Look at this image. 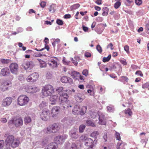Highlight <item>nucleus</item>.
Wrapping results in <instances>:
<instances>
[{"label": "nucleus", "instance_id": "obj_1", "mask_svg": "<svg viewBox=\"0 0 149 149\" xmlns=\"http://www.w3.org/2000/svg\"><path fill=\"white\" fill-rule=\"evenodd\" d=\"M60 127L57 123H54L50 125L47 128L43 129V131L46 134L56 132L60 129Z\"/></svg>", "mask_w": 149, "mask_h": 149}, {"label": "nucleus", "instance_id": "obj_2", "mask_svg": "<svg viewBox=\"0 0 149 149\" xmlns=\"http://www.w3.org/2000/svg\"><path fill=\"white\" fill-rule=\"evenodd\" d=\"M68 90L65 91H63L62 92V93L60 94V97L58 98V102L60 104H67L68 102V99L69 96L67 93Z\"/></svg>", "mask_w": 149, "mask_h": 149}, {"label": "nucleus", "instance_id": "obj_3", "mask_svg": "<svg viewBox=\"0 0 149 149\" xmlns=\"http://www.w3.org/2000/svg\"><path fill=\"white\" fill-rule=\"evenodd\" d=\"M42 91L44 96H51L54 93V89L52 85H47L43 88Z\"/></svg>", "mask_w": 149, "mask_h": 149}, {"label": "nucleus", "instance_id": "obj_4", "mask_svg": "<svg viewBox=\"0 0 149 149\" xmlns=\"http://www.w3.org/2000/svg\"><path fill=\"white\" fill-rule=\"evenodd\" d=\"M29 101L28 97L25 95H22L18 97L17 102L18 104L22 106L26 104Z\"/></svg>", "mask_w": 149, "mask_h": 149}, {"label": "nucleus", "instance_id": "obj_5", "mask_svg": "<svg viewBox=\"0 0 149 149\" xmlns=\"http://www.w3.org/2000/svg\"><path fill=\"white\" fill-rule=\"evenodd\" d=\"M97 140L95 139L93 141L90 138H88L85 140V145L88 147L89 148L92 149L94 145L97 142Z\"/></svg>", "mask_w": 149, "mask_h": 149}, {"label": "nucleus", "instance_id": "obj_6", "mask_svg": "<svg viewBox=\"0 0 149 149\" xmlns=\"http://www.w3.org/2000/svg\"><path fill=\"white\" fill-rule=\"evenodd\" d=\"M34 62L32 61H27L24 62L22 65V66L25 70L31 69L35 66Z\"/></svg>", "mask_w": 149, "mask_h": 149}, {"label": "nucleus", "instance_id": "obj_7", "mask_svg": "<svg viewBox=\"0 0 149 149\" xmlns=\"http://www.w3.org/2000/svg\"><path fill=\"white\" fill-rule=\"evenodd\" d=\"M39 75L38 73L34 72L29 76L26 78L27 81L29 82H34L38 78Z\"/></svg>", "mask_w": 149, "mask_h": 149}, {"label": "nucleus", "instance_id": "obj_8", "mask_svg": "<svg viewBox=\"0 0 149 149\" xmlns=\"http://www.w3.org/2000/svg\"><path fill=\"white\" fill-rule=\"evenodd\" d=\"M77 129L75 127L72 128L69 132V134L72 139H77L79 137L78 134L77 133Z\"/></svg>", "mask_w": 149, "mask_h": 149}, {"label": "nucleus", "instance_id": "obj_9", "mask_svg": "<svg viewBox=\"0 0 149 149\" xmlns=\"http://www.w3.org/2000/svg\"><path fill=\"white\" fill-rule=\"evenodd\" d=\"M26 89L27 92L32 93H36L39 90L38 87L33 85H28L26 87Z\"/></svg>", "mask_w": 149, "mask_h": 149}, {"label": "nucleus", "instance_id": "obj_10", "mask_svg": "<svg viewBox=\"0 0 149 149\" xmlns=\"http://www.w3.org/2000/svg\"><path fill=\"white\" fill-rule=\"evenodd\" d=\"M11 72L14 74H17L18 70V65L16 63H12L9 66Z\"/></svg>", "mask_w": 149, "mask_h": 149}, {"label": "nucleus", "instance_id": "obj_11", "mask_svg": "<svg viewBox=\"0 0 149 149\" xmlns=\"http://www.w3.org/2000/svg\"><path fill=\"white\" fill-rule=\"evenodd\" d=\"M49 111L47 109H43L40 115L41 118L43 120L46 121L49 118Z\"/></svg>", "mask_w": 149, "mask_h": 149}, {"label": "nucleus", "instance_id": "obj_12", "mask_svg": "<svg viewBox=\"0 0 149 149\" xmlns=\"http://www.w3.org/2000/svg\"><path fill=\"white\" fill-rule=\"evenodd\" d=\"M109 70L111 71L113 70L117 69L118 68L122 69V67L121 64L118 62H114L111 63L109 66Z\"/></svg>", "mask_w": 149, "mask_h": 149}, {"label": "nucleus", "instance_id": "obj_13", "mask_svg": "<svg viewBox=\"0 0 149 149\" xmlns=\"http://www.w3.org/2000/svg\"><path fill=\"white\" fill-rule=\"evenodd\" d=\"M61 81L64 83H69L72 84L73 83V80L71 78L66 76L62 77L61 79Z\"/></svg>", "mask_w": 149, "mask_h": 149}, {"label": "nucleus", "instance_id": "obj_14", "mask_svg": "<svg viewBox=\"0 0 149 149\" xmlns=\"http://www.w3.org/2000/svg\"><path fill=\"white\" fill-rule=\"evenodd\" d=\"M12 102V99L11 97H7L3 100L2 105L4 106H8L10 105Z\"/></svg>", "mask_w": 149, "mask_h": 149}, {"label": "nucleus", "instance_id": "obj_15", "mask_svg": "<svg viewBox=\"0 0 149 149\" xmlns=\"http://www.w3.org/2000/svg\"><path fill=\"white\" fill-rule=\"evenodd\" d=\"M60 108L58 106H55L54 107L52 110V117H54L56 116L59 112Z\"/></svg>", "mask_w": 149, "mask_h": 149}, {"label": "nucleus", "instance_id": "obj_16", "mask_svg": "<svg viewBox=\"0 0 149 149\" xmlns=\"http://www.w3.org/2000/svg\"><path fill=\"white\" fill-rule=\"evenodd\" d=\"M10 74V71L9 68L5 67L1 69V74L3 76H7Z\"/></svg>", "mask_w": 149, "mask_h": 149}, {"label": "nucleus", "instance_id": "obj_17", "mask_svg": "<svg viewBox=\"0 0 149 149\" xmlns=\"http://www.w3.org/2000/svg\"><path fill=\"white\" fill-rule=\"evenodd\" d=\"M15 139L14 136L12 135H8L7 136V138L5 139V143L10 144L11 143L13 142V141Z\"/></svg>", "mask_w": 149, "mask_h": 149}, {"label": "nucleus", "instance_id": "obj_18", "mask_svg": "<svg viewBox=\"0 0 149 149\" xmlns=\"http://www.w3.org/2000/svg\"><path fill=\"white\" fill-rule=\"evenodd\" d=\"M9 83H8L7 81L3 80L1 82V87L3 91H5L6 90H7L8 89V86L9 85Z\"/></svg>", "mask_w": 149, "mask_h": 149}, {"label": "nucleus", "instance_id": "obj_19", "mask_svg": "<svg viewBox=\"0 0 149 149\" xmlns=\"http://www.w3.org/2000/svg\"><path fill=\"white\" fill-rule=\"evenodd\" d=\"M20 144V141L18 139H15L10 144L11 146L13 148L18 147Z\"/></svg>", "mask_w": 149, "mask_h": 149}, {"label": "nucleus", "instance_id": "obj_20", "mask_svg": "<svg viewBox=\"0 0 149 149\" xmlns=\"http://www.w3.org/2000/svg\"><path fill=\"white\" fill-rule=\"evenodd\" d=\"M74 97L76 100L79 102H81L84 99V96L81 95L80 94H78L74 96Z\"/></svg>", "mask_w": 149, "mask_h": 149}, {"label": "nucleus", "instance_id": "obj_21", "mask_svg": "<svg viewBox=\"0 0 149 149\" xmlns=\"http://www.w3.org/2000/svg\"><path fill=\"white\" fill-rule=\"evenodd\" d=\"M15 125L16 127H18L19 126H22L23 125V121L22 119L19 118L18 119H14Z\"/></svg>", "mask_w": 149, "mask_h": 149}, {"label": "nucleus", "instance_id": "obj_22", "mask_svg": "<svg viewBox=\"0 0 149 149\" xmlns=\"http://www.w3.org/2000/svg\"><path fill=\"white\" fill-rule=\"evenodd\" d=\"M58 145L55 143H51L47 145L44 149H56Z\"/></svg>", "mask_w": 149, "mask_h": 149}, {"label": "nucleus", "instance_id": "obj_23", "mask_svg": "<svg viewBox=\"0 0 149 149\" xmlns=\"http://www.w3.org/2000/svg\"><path fill=\"white\" fill-rule=\"evenodd\" d=\"M54 141L55 142L53 143H55L57 145V144H62L64 141L63 138L61 136H56L54 138Z\"/></svg>", "mask_w": 149, "mask_h": 149}, {"label": "nucleus", "instance_id": "obj_24", "mask_svg": "<svg viewBox=\"0 0 149 149\" xmlns=\"http://www.w3.org/2000/svg\"><path fill=\"white\" fill-rule=\"evenodd\" d=\"M58 99H59L58 96L55 95L51 96L49 98L51 102H53L51 103V104L52 105L55 104L56 102H57Z\"/></svg>", "mask_w": 149, "mask_h": 149}, {"label": "nucleus", "instance_id": "obj_25", "mask_svg": "<svg viewBox=\"0 0 149 149\" xmlns=\"http://www.w3.org/2000/svg\"><path fill=\"white\" fill-rule=\"evenodd\" d=\"M79 72L74 71L71 72V75L73 79L75 80H78L79 79Z\"/></svg>", "mask_w": 149, "mask_h": 149}, {"label": "nucleus", "instance_id": "obj_26", "mask_svg": "<svg viewBox=\"0 0 149 149\" xmlns=\"http://www.w3.org/2000/svg\"><path fill=\"white\" fill-rule=\"evenodd\" d=\"M79 106L78 105H74V108L73 109L72 112L74 114H78L79 113V110H80Z\"/></svg>", "mask_w": 149, "mask_h": 149}, {"label": "nucleus", "instance_id": "obj_27", "mask_svg": "<svg viewBox=\"0 0 149 149\" xmlns=\"http://www.w3.org/2000/svg\"><path fill=\"white\" fill-rule=\"evenodd\" d=\"M37 60L40 63V67L41 68H45L46 67L47 64L44 61L40 59H38Z\"/></svg>", "mask_w": 149, "mask_h": 149}, {"label": "nucleus", "instance_id": "obj_28", "mask_svg": "<svg viewBox=\"0 0 149 149\" xmlns=\"http://www.w3.org/2000/svg\"><path fill=\"white\" fill-rule=\"evenodd\" d=\"M87 109V107L85 106H84L82 107L81 110H79V113L78 114H79L81 116L84 115L85 113L86 110Z\"/></svg>", "mask_w": 149, "mask_h": 149}, {"label": "nucleus", "instance_id": "obj_29", "mask_svg": "<svg viewBox=\"0 0 149 149\" xmlns=\"http://www.w3.org/2000/svg\"><path fill=\"white\" fill-rule=\"evenodd\" d=\"M24 121L25 124L26 125L31 122V119L29 116H27L24 118Z\"/></svg>", "mask_w": 149, "mask_h": 149}, {"label": "nucleus", "instance_id": "obj_30", "mask_svg": "<svg viewBox=\"0 0 149 149\" xmlns=\"http://www.w3.org/2000/svg\"><path fill=\"white\" fill-rule=\"evenodd\" d=\"M99 134V133L97 131H94L91 134L90 136L91 137L94 138L95 139H97V136Z\"/></svg>", "mask_w": 149, "mask_h": 149}, {"label": "nucleus", "instance_id": "obj_31", "mask_svg": "<svg viewBox=\"0 0 149 149\" xmlns=\"http://www.w3.org/2000/svg\"><path fill=\"white\" fill-rule=\"evenodd\" d=\"M86 123L88 126H91L93 127L95 126V124L90 120H86Z\"/></svg>", "mask_w": 149, "mask_h": 149}, {"label": "nucleus", "instance_id": "obj_32", "mask_svg": "<svg viewBox=\"0 0 149 149\" xmlns=\"http://www.w3.org/2000/svg\"><path fill=\"white\" fill-rule=\"evenodd\" d=\"M86 126L83 124L80 125L79 127V132L82 133L84 132L85 128Z\"/></svg>", "mask_w": 149, "mask_h": 149}, {"label": "nucleus", "instance_id": "obj_33", "mask_svg": "<svg viewBox=\"0 0 149 149\" xmlns=\"http://www.w3.org/2000/svg\"><path fill=\"white\" fill-rule=\"evenodd\" d=\"M80 6V4L79 3H76L71 6L70 7L71 10H75L78 8Z\"/></svg>", "mask_w": 149, "mask_h": 149}, {"label": "nucleus", "instance_id": "obj_34", "mask_svg": "<svg viewBox=\"0 0 149 149\" xmlns=\"http://www.w3.org/2000/svg\"><path fill=\"white\" fill-rule=\"evenodd\" d=\"M1 62L3 64H8L11 62V60L9 59H1L0 60Z\"/></svg>", "mask_w": 149, "mask_h": 149}, {"label": "nucleus", "instance_id": "obj_35", "mask_svg": "<svg viewBox=\"0 0 149 149\" xmlns=\"http://www.w3.org/2000/svg\"><path fill=\"white\" fill-rule=\"evenodd\" d=\"M99 124L101 125H106L107 124L106 121L104 120H103L101 118L99 115Z\"/></svg>", "mask_w": 149, "mask_h": 149}, {"label": "nucleus", "instance_id": "obj_36", "mask_svg": "<svg viewBox=\"0 0 149 149\" xmlns=\"http://www.w3.org/2000/svg\"><path fill=\"white\" fill-rule=\"evenodd\" d=\"M47 106V103L44 101H42L41 103L39 104V107L41 109L43 108L44 109Z\"/></svg>", "mask_w": 149, "mask_h": 149}, {"label": "nucleus", "instance_id": "obj_37", "mask_svg": "<svg viewBox=\"0 0 149 149\" xmlns=\"http://www.w3.org/2000/svg\"><path fill=\"white\" fill-rule=\"evenodd\" d=\"M111 55L110 54L107 57H104L103 58L102 61L104 62H106L109 61L111 59Z\"/></svg>", "mask_w": 149, "mask_h": 149}, {"label": "nucleus", "instance_id": "obj_38", "mask_svg": "<svg viewBox=\"0 0 149 149\" xmlns=\"http://www.w3.org/2000/svg\"><path fill=\"white\" fill-rule=\"evenodd\" d=\"M14 119H12L9 120L8 122V126L10 127H12L13 126L15 125L14 124Z\"/></svg>", "mask_w": 149, "mask_h": 149}, {"label": "nucleus", "instance_id": "obj_39", "mask_svg": "<svg viewBox=\"0 0 149 149\" xmlns=\"http://www.w3.org/2000/svg\"><path fill=\"white\" fill-rule=\"evenodd\" d=\"M63 88L62 87H57L56 89V91L57 92V93L60 95V93L61 92L62 93V92L63 91Z\"/></svg>", "mask_w": 149, "mask_h": 149}, {"label": "nucleus", "instance_id": "obj_40", "mask_svg": "<svg viewBox=\"0 0 149 149\" xmlns=\"http://www.w3.org/2000/svg\"><path fill=\"white\" fill-rule=\"evenodd\" d=\"M125 114H127L130 116H131L132 114V112L130 108L127 110H125Z\"/></svg>", "mask_w": 149, "mask_h": 149}, {"label": "nucleus", "instance_id": "obj_41", "mask_svg": "<svg viewBox=\"0 0 149 149\" xmlns=\"http://www.w3.org/2000/svg\"><path fill=\"white\" fill-rule=\"evenodd\" d=\"M121 3L120 1H117L114 4V6L115 8H118L121 5Z\"/></svg>", "mask_w": 149, "mask_h": 149}, {"label": "nucleus", "instance_id": "obj_42", "mask_svg": "<svg viewBox=\"0 0 149 149\" xmlns=\"http://www.w3.org/2000/svg\"><path fill=\"white\" fill-rule=\"evenodd\" d=\"M96 49L100 53H101L102 52V49L101 47L99 45H97Z\"/></svg>", "mask_w": 149, "mask_h": 149}, {"label": "nucleus", "instance_id": "obj_43", "mask_svg": "<svg viewBox=\"0 0 149 149\" xmlns=\"http://www.w3.org/2000/svg\"><path fill=\"white\" fill-rule=\"evenodd\" d=\"M56 23L60 25H62L63 24V22L60 19H57L56 21Z\"/></svg>", "mask_w": 149, "mask_h": 149}, {"label": "nucleus", "instance_id": "obj_44", "mask_svg": "<svg viewBox=\"0 0 149 149\" xmlns=\"http://www.w3.org/2000/svg\"><path fill=\"white\" fill-rule=\"evenodd\" d=\"M115 136L117 140L118 141L120 140L121 138L120 135L119 133L116 132L115 134Z\"/></svg>", "mask_w": 149, "mask_h": 149}, {"label": "nucleus", "instance_id": "obj_45", "mask_svg": "<svg viewBox=\"0 0 149 149\" xmlns=\"http://www.w3.org/2000/svg\"><path fill=\"white\" fill-rule=\"evenodd\" d=\"M5 145L4 141L3 140H0V148H3Z\"/></svg>", "mask_w": 149, "mask_h": 149}, {"label": "nucleus", "instance_id": "obj_46", "mask_svg": "<svg viewBox=\"0 0 149 149\" xmlns=\"http://www.w3.org/2000/svg\"><path fill=\"white\" fill-rule=\"evenodd\" d=\"M54 6L52 5H51L49 8V11L50 12H52V13H54L55 12V9L53 7Z\"/></svg>", "mask_w": 149, "mask_h": 149}, {"label": "nucleus", "instance_id": "obj_47", "mask_svg": "<svg viewBox=\"0 0 149 149\" xmlns=\"http://www.w3.org/2000/svg\"><path fill=\"white\" fill-rule=\"evenodd\" d=\"M135 2L136 4L138 6H140L142 4V0H135Z\"/></svg>", "mask_w": 149, "mask_h": 149}, {"label": "nucleus", "instance_id": "obj_48", "mask_svg": "<svg viewBox=\"0 0 149 149\" xmlns=\"http://www.w3.org/2000/svg\"><path fill=\"white\" fill-rule=\"evenodd\" d=\"M87 92L88 93H89L90 95L91 96H94L95 94L93 91L91 89H88L87 90Z\"/></svg>", "mask_w": 149, "mask_h": 149}, {"label": "nucleus", "instance_id": "obj_49", "mask_svg": "<svg viewBox=\"0 0 149 149\" xmlns=\"http://www.w3.org/2000/svg\"><path fill=\"white\" fill-rule=\"evenodd\" d=\"M102 10L103 11H104L106 13V14H108V12L109 10V9L107 7H104L102 8Z\"/></svg>", "mask_w": 149, "mask_h": 149}, {"label": "nucleus", "instance_id": "obj_50", "mask_svg": "<svg viewBox=\"0 0 149 149\" xmlns=\"http://www.w3.org/2000/svg\"><path fill=\"white\" fill-rule=\"evenodd\" d=\"M42 53L37 52L34 53L35 56L36 57H40L43 55Z\"/></svg>", "mask_w": 149, "mask_h": 149}, {"label": "nucleus", "instance_id": "obj_51", "mask_svg": "<svg viewBox=\"0 0 149 149\" xmlns=\"http://www.w3.org/2000/svg\"><path fill=\"white\" fill-rule=\"evenodd\" d=\"M120 63L123 65H126L127 64V63L125 59H124L123 60H120Z\"/></svg>", "mask_w": 149, "mask_h": 149}, {"label": "nucleus", "instance_id": "obj_52", "mask_svg": "<svg viewBox=\"0 0 149 149\" xmlns=\"http://www.w3.org/2000/svg\"><path fill=\"white\" fill-rule=\"evenodd\" d=\"M135 74L136 75H138L140 76L141 77H143V75L141 72L140 70L136 71V72Z\"/></svg>", "mask_w": 149, "mask_h": 149}, {"label": "nucleus", "instance_id": "obj_53", "mask_svg": "<svg viewBox=\"0 0 149 149\" xmlns=\"http://www.w3.org/2000/svg\"><path fill=\"white\" fill-rule=\"evenodd\" d=\"M83 75L86 76L88 74V71L86 69L84 70L82 72Z\"/></svg>", "mask_w": 149, "mask_h": 149}, {"label": "nucleus", "instance_id": "obj_54", "mask_svg": "<svg viewBox=\"0 0 149 149\" xmlns=\"http://www.w3.org/2000/svg\"><path fill=\"white\" fill-rule=\"evenodd\" d=\"M77 146L74 143H72L70 149H77Z\"/></svg>", "mask_w": 149, "mask_h": 149}, {"label": "nucleus", "instance_id": "obj_55", "mask_svg": "<svg viewBox=\"0 0 149 149\" xmlns=\"http://www.w3.org/2000/svg\"><path fill=\"white\" fill-rule=\"evenodd\" d=\"M149 86V83H146L143 84L142 86V87L143 88H147Z\"/></svg>", "mask_w": 149, "mask_h": 149}, {"label": "nucleus", "instance_id": "obj_56", "mask_svg": "<svg viewBox=\"0 0 149 149\" xmlns=\"http://www.w3.org/2000/svg\"><path fill=\"white\" fill-rule=\"evenodd\" d=\"M10 144H7L5 143V146L4 149H11L10 147Z\"/></svg>", "mask_w": 149, "mask_h": 149}, {"label": "nucleus", "instance_id": "obj_57", "mask_svg": "<svg viewBox=\"0 0 149 149\" xmlns=\"http://www.w3.org/2000/svg\"><path fill=\"white\" fill-rule=\"evenodd\" d=\"M124 50L127 53L129 52V47L128 45H125L124 47Z\"/></svg>", "mask_w": 149, "mask_h": 149}, {"label": "nucleus", "instance_id": "obj_58", "mask_svg": "<svg viewBox=\"0 0 149 149\" xmlns=\"http://www.w3.org/2000/svg\"><path fill=\"white\" fill-rule=\"evenodd\" d=\"M51 62L54 64L55 65V67H57V62L54 59H52L51 60Z\"/></svg>", "mask_w": 149, "mask_h": 149}, {"label": "nucleus", "instance_id": "obj_59", "mask_svg": "<svg viewBox=\"0 0 149 149\" xmlns=\"http://www.w3.org/2000/svg\"><path fill=\"white\" fill-rule=\"evenodd\" d=\"M41 7L44 8L46 5V2L45 1H42L40 3Z\"/></svg>", "mask_w": 149, "mask_h": 149}, {"label": "nucleus", "instance_id": "obj_60", "mask_svg": "<svg viewBox=\"0 0 149 149\" xmlns=\"http://www.w3.org/2000/svg\"><path fill=\"white\" fill-rule=\"evenodd\" d=\"M88 138L85 135H82L80 138V139L81 140H84L85 141V140Z\"/></svg>", "mask_w": 149, "mask_h": 149}, {"label": "nucleus", "instance_id": "obj_61", "mask_svg": "<svg viewBox=\"0 0 149 149\" xmlns=\"http://www.w3.org/2000/svg\"><path fill=\"white\" fill-rule=\"evenodd\" d=\"M85 56L87 58L90 57L91 56V54L88 52H86L84 54Z\"/></svg>", "mask_w": 149, "mask_h": 149}, {"label": "nucleus", "instance_id": "obj_62", "mask_svg": "<svg viewBox=\"0 0 149 149\" xmlns=\"http://www.w3.org/2000/svg\"><path fill=\"white\" fill-rule=\"evenodd\" d=\"M96 20L97 22H102L103 21V18L102 17H98L97 18Z\"/></svg>", "mask_w": 149, "mask_h": 149}, {"label": "nucleus", "instance_id": "obj_63", "mask_svg": "<svg viewBox=\"0 0 149 149\" xmlns=\"http://www.w3.org/2000/svg\"><path fill=\"white\" fill-rule=\"evenodd\" d=\"M103 138L104 139V140H105V141H107V133H104V134L103 136Z\"/></svg>", "mask_w": 149, "mask_h": 149}, {"label": "nucleus", "instance_id": "obj_64", "mask_svg": "<svg viewBox=\"0 0 149 149\" xmlns=\"http://www.w3.org/2000/svg\"><path fill=\"white\" fill-rule=\"evenodd\" d=\"M71 15L70 14H67L65 15L64 17L65 19H69L71 17Z\"/></svg>", "mask_w": 149, "mask_h": 149}]
</instances>
